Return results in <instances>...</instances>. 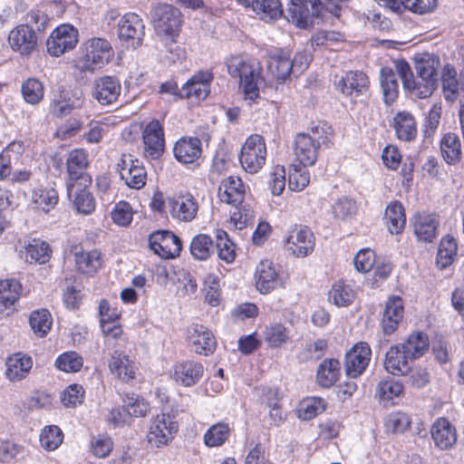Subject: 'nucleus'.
<instances>
[{
  "label": "nucleus",
  "instance_id": "obj_1",
  "mask_svg": "<svg viewBox=\"0 0 464 464\" xmlns=\"http://www.w3.org/2000/svg\"><path fill=\"white\" fill-rule=\"evenodd\" d=\"M440 61L432 55H425L416 62V77L410 64L404 61L395 63L402 86L411 96L418 99H426L432 95L438 86V68Z\"/></svg>",
  "mask_w": 464,
  "mask_h": 464
},
{
  "label": "nucleus",
  "instance_id": "obj_2",
  "mask_svg": "<svg viewBox=\"0 0 464 464\" xmlns=\"http://www.w3.org/2000/svg\"><path fill=\"white\" fill-rule=\"evenodd\" d=\"M227 72L233 78L239 79V86L245 98L252 102L259 97L260 74L256 68L241 56H233L227 62Z\"/></svg>",
  "mask_w": 464,
  "mask_h": 464
},
{
  "label": "nucleus",
  "instance_id": "obj_3",
  "mask_svg": "<svg viewBox=\"0 0 464 464\" xmlns=\"http://www.w3.org/2000/svg\"><path fill=\"white\" fill-rule=\"evenodd\" d=\"M321 0H290L285 18L299 28L306 29L321 21Z\"/></svg>",
  "mask_w": 464,
  "mask_h": 464
},
{
  "label": "nucleus",
  "instance_id": "obj_4",
  "mask_svg": "<svg viewBox=\"0 0 464 464\" xmlns=\"http://www.w3.org/2000/svg\"><path fill=\"white\" fill-rule=\"evenodd\" d=\"M156 34L160 37L174 40L181 27V13L171 5L160 4L151 14Z\"/></svg>",
  "mask_w": 464,
  "mask_h": 464
},
{
  "label": "nucleus",
  "instance_id": "obj_5",
  "mask_svg": "<svg viewBox=\"0 0 464 464\" xmlns=\"http://www.w3.org/2000/svg\"><path fill=\"white\" fill-rule=\"evenodd\" d=\"M266 147L264 138L258 134L249 136L241 149L240 163L246 171L256 173L265 164Z\"/></svg>",
  "mask_w": 464,
  "mask_h": 464
},
{
  "label": "nucleus",
  "instance_id": "obj_6",
  "mask_svg": "<svg viewBox=\"0 0 464 464\" xmlns=\"http://www.w3.org/2000/svg\"><path fill=\"white\" fill-rule=\"evenodd\" d=\"M117 171L121 179L126 186L132 189L142 188L147 180V172L144 166L137 159L130 154H122L120 161L117 163Z\"/></svg>",
  "mask_w": 464,
  "mask_h": 464
},
{
  "label": "nucleus",
  "instance_id": "obj_7",
  "mask_svg": "<svg viewBox=\"0 0 464 464\" xmlns=\"http://www.w3.org/2000/svg\"><path fill=\"white\" fill-rule=\"evenodd\" d=\"M144 23L135 13L125 14L118 23V36L127 48H137L144 37Z\"/></svg>",
  "mask_w": 464,
  "mask_h": 464
},
{
  "label": "nucleus",
  "instance_id": "obj_8",
  "mask_svg": "<svg viewBox=\"0 0 464 464\" xmlns=\"http://www.w3.org/2000/svg\"><path fill=\"white\" fill-rule=\"evenodd\" d=\"M78 43V31L71 24H62L55 28L46 41L49 54L59 57L72 50Z\"/></svg>",
  "mask_w": 464,
  "mask_h": 464
},
{
  "label": "nucleus",
  "instance_id": "obj_9",
  "mask_svg": "<svg viewBox=\"0 0 464 464\" xmlns=\"http://www.w3.org/2000/svg\"><path fill=\"white\" fill-rule=\"evenodd\" d=\"M111 44L103 38H92L86 44L83 70L93 72L108 63L113 56Z\"/></svg>",
  "mask_w": 464,
  "mask_h": 464
},
{
  "label": "nucleus",
  "instance_id": "obj_10",
  "mask_svg": "<svg viewBox=\"0 0 464 464\" xmlns=\"http://www.w3.org/2000/svg\"><path fill=\"white\" fill-rule=\"evenodd\" d=\"M150 249L162 258H175L182 249L180 238L171 231L159 230L149 237Z\"/></svg>",
  "mask_w": 464,
  "mask_h": 464
},
{
  "label": "nucleus",
  "instance_id": "obj_11",
  "mask_svg": "<svg viewBox=\"0 0 464 464\" xmlns=\"http://www.w3.org/2000/svg\"><path fill=\"white\" fill-rule=\"evenodd\" d=\"M187 340L194 353L208 356L217 347V340L212 332L203 324H193L187 329Z\"/></svg>",
  "mask_w": 464,
  "mask_h": 464
},
{
  "label": "nucleus",
  "instance_id": "obj_12",
  "mask_svg": "<svg viewBox=\"0 0 464 464\" xmlns=\"http://www.w3.org/2000/svg\"><path fill=\"white\" fill-rule=\"evenodd\" d=\"M178 431V424L169 414H159L153 420L147 434L148 442L154 447L167 444Z\"/></svg>",
  "mask_w": 464,
  "mask_h": 464
},
{
  "label": "nucleus",
  "instance_id": "obj_13",
  "mask_svg": "<svg viewBox=\"0 0 464 464\" xmlns=\"http://www.w3.org/2000/svg\"><path fill=\"white\" fill-rule=\"evenodd\" d=\"M372 351L367 343L360 342L354 344L345 354L344 370L350 378L361 376L371 361Z\"/></svg>",
  "mask_w": 464,
  "mask_h": 464
},
{
  "label": "nucleus",
  "instance_id": "obj_14",
  "mask_svg": "<svg viewBox=\"0 0 464 464\" xmlns=\"http://www.w3.org/2000/svg\"><path fill=\"white\" fill-rule=\"evenodd\" d=\"M285 247L297 257L308 256L314 247L313 232L305 226H295L286 237Z\"/></svg>",
  "mask_w": 464,
  "mask_h": 464
},
{
  "label": "nucleus",
  "instance_id": "obj_15",
  "mask_svg": "<svg viewBox=\"0 0 464 464\" xmlns=\"http://www.w3.org/2000/svg\"><path fill=\"white\" fill-rule=\"evenodd\" d=\"M144 155L148 159L158 160L165 150L164 130L158 120L149 122L142 131Z\"/></svg>",
  "mask_w": 464,
  "mask_h": 464
},
{
  "label": "nucleus",
  "instance_id": "obj_16",
  "mask_svg": "<svg viewBox=\"0 0 464 464\" xmlns=\"http://www.w3.org/2000/svg\"><path fill=\"white\" fill-rule=\"evenodd\" d=\"M67 172L69 180L67 183H74L79 181L80 187H86L91 184L92 179L86 174L89 166L88 153L82 149H75L72 150L66 160Z\"/></svg>",
  "mask_w": 464,
  "mask_h": 464
},
{
  "label": "nucleus",
  "instance_id": "obj_17",
  "mask_svg": "<svg viewBox=\"0 0 464 464\" xmlns=\"http://www.w3.org/2000/svg\"><path fill=\"white\" fill-rule=\"evenodd\" d=\"M121 92V84L118 78L102 76L94 80L92 88V96L101 105L115 103Z\"/></svg>",
  "mask_w": 464,
  "mask_h": 464
},
{
  "label": "nucleus",
  "instance_id": "obj_18",
  "mask_svg": "<svg viewBox=\"0 0 464 464\" xmlns=\"http://www.w3.org/2000/svg\"><path fill=\"white\" fill-rule=\"evenodd\" d=\"M335 88L343 95L356 98L369 89V79L360 71H350L334 81Z\"/></svg>",
  "mask_w": 464,
  "mask_h": 464
},
{
  "label": "nucleus",
  "instance_id": "obj_19",
  "mask_svg": "<svg viewBox=\"0 0 464 464\" xmlns=\"http://www.w3.org/2000/svg\"><path fill=\"white\" fill-rule=\"evenodd\" d=\"M431 439L440 450H451L458 440L456 428L446 418H439L430 428Z\"/></svg>",
  "mask_w": 464,
  "mask_h": 464
},
{
  "label": "nucleus",
  "instance_id": "obj_20",
  "mask_svg": "<svg viewBox=\"0 0 464 464\" xmlns=\"http://www.w3.org/2000/svg\"><path fill=\"white\" fill-rule=\"evenodd\" d=\"M168 204L172 218L182 222L193 220L198 210V202L191 194L170 198Z\"/></svg>",
  "mask_w": 464,
  "mask_h": 464
},
{
  "label": "nucleus",
  "instance_id": "obj_21",
  "mask_svg": "<svg viewBox=\"0 0 464 464\" xmlns=\"http://www.w3.org/2000/svg\"><path fill=\"white\" fill-rule=\"evenodd\" d=\"M8 42L13 50L28 54L35 48L37 37L33 27L21 24L10 32Z\"/></svg>",
  "mask_w": 464,
  "mask_h": 464
},
{
  "label": "nucleus",
  "instance_id": "obj_22",
  "mask_svg": "<svg viewBox=\"0 0 464 464\" xmlns=\"http://www.w3.org/2000/svg\"><path fill=\"white\" fill-rule=\"evenodd\" d=\"M212 80V72L208 71L198 72L182 86L184 98L194 97L198 101L206 99L210 92Z\"/></svg>",
  "mask_w": 464,
  "mask_h": 464
},
{
  "label": "nucleus",
  "instance_id": "obj_23",
  "mask_svg": "<svg viewBox=\"0 0 464 464\" xmlns=\"http://www.w3.org/2000/svg\"><path fill=\"white\" fill-rule=\"evenodd\" d=\"M82 100L74 97L68 90L58 89L53 92L50 103V112L57 118L69 115L74 109L81 107Z\"/></svg>",
  "mask_w": 464,
  "mask_h": 464
},
{
  "label": "nucleus",
  "instance_id": "obj_24",
  "mask_svg": "<svg viewBox=\"0 0 464 464\" xmlns=\"http://www.w3.org/2000/svg\"><path fill=\"white\" fill-rule=\"evenodd\" d=\"M403 301L400 296H391L385 305L382 319V328L384 334L390 335L398 328L403 317Z\"/></svg>",
  "mask_w": 464,
  "mask_h": 464
},
{
  "label": "nucleus",
  "instance_id": "obj_25",
  "mask_svg": "<svg viewBox=\"0 0 464 464\" xmlns=\"http://www.w3.org/2000/svg\"><path fill=\"white\" fill-rule=\"evenodd\" d=\"M411 361L399 343L391 346L386 352L383 365L385 370L392 375H405L411 370Z\"/></svg>",
  "mask_w": 464,
  "mask_h": 464
},
{
  "label": "nucleus",
  "instance_id": "obj_26",
  "mask_svg": "<svg viewBox=\"0 0 464 464\" xmlns=\"http://www.w3.org/2000/svg\"><path fill=\"white\" fill-rule=\"evenodd\" d=\"M320 146L305 133H299L295 140V155L300 164L312 166L315 163Z\"/></svg>",
  "mask_w": 464,
  "mask_h": 464
},
{
  "label": "nucleus",
  "instance_id": "obj_27",
  "mask_svg": "<svg viewBox=\"0 0 464 464\" xmlns=\"http://www.w3.org/2000/svg\"><path fill=\"white\" fill-rule=\"evenodd\" d=\"M201 152V140L194 137L179 139L173 148L175 158L183 164L195 162L200 157Z\"/></svg>",
  "mask_w": 464,
  "mask_h": 464
},
{
  "label": "nucleus",
  "instance_id": "obj_28",
  "mask_svg": "<svg viewBox=\"0 0 464 464\" xmlns=\"http://www.w3.org/2000/svg\"><path fill=\"white\" fill-rule=\"evenodd\" d=\"M245 187L238 177L230 176L222 180L218 197L222 202L237 207L244 200Z\"/></svg>",
  "mask_w": 464,
  "mask_h": 464
},
{
  "label": "nucleus",
  "instance_id": "obj_29",
  "mask_svg": "<svg viewBox=\"0 0 464 464\" xmlns=\"http://www.w3.org/2000/svg\"><path fill=\"white\" fill-rule=\"evenodd\" d=\"M278 274L270 260L261 261L256 269V287L261 294H268L278 285Z\"/></svg>",
  "mask_w": 464,
  "mask_h": 464
},
{
  "label": "nucleus",
  "instance_id": "obj_30",
  "mask_svg": "<svg viewBox=\"0 0 464 464\" xmlns=\"http://www.w3.org/2000/svg\"><path fill=\"white\" fill-rule=\"evenodd\" d=\"M203 372L202 363L191 360L177 363L174 369L176 382L187 387L198 382L203 376Z\"/></svg>",
  "mask_w": 464,
  "mask_h": 464
},
{
  "label": "nucleus",
  "instance_id": "obj_31",
  "mask_svg": "<svg viewBox=\"0 0 464 464\" xmlns=\"http://www.w3.org/2000/svg\"><path fill=\"white\" fill-rule=\"evenodd\" d=\"M5 376L10 382H19L26 377L33 366L32 358L22 353L9 356L5 362Z\"/></svg>",
  "mask_w": 464,
  "mask_h": 464
},
{
  "label": "nucleus",
  "instance_id": "obj_32",
  "mask_svg": "<svg viewBox=\"0 0 464 464\" xmlns=\"http://www.w3.org/2000/svg\"><path fill=\"white\" fill-rule=\"evenodd\" d=\"M438 221L434 215L418 213L414 217L413 229L419 240L431 242L437 237Z\"/></svg>",
  "mask_w": 464,
  "mask_h": 464
},
{
  "label": "nucleus",
  "instance_id": "obj_33",
  "mask_svg": "<svg viewBox=\"0 0 464 464\" xmlns=\"http://www.w3.org/2000/svg\"><path fill=\"white\" fill-rule=\"evenodd\" d=\"M109 368L123 382H129L134 378L135 366L133 361L120 350H115L111 354Z\"/></svg>",
  "mask_w": 464,
  "mask_h": 464
},
{
  "label": "nucleus",
  "instance_id": "obj_34",
  "mask_svg": "<svg viewBox=\"0 0 464 464\" xmlns=\"http://www.w3.org/2000/svg\"><path fill=\"white\" fill-rule=\"evenodd\" d=\"M67 191L70 198L73 197L72 203L77 212L89 215L94 210V198L85 187L83 188H76V184L67 183Z\"/></svg>",
  "mask_w": 464,
  "mask_h": 464
},
{
  "label": "nucleus",
  "instance_id": "obj_35",
  "mask_svg": "<svg viewBox=\"0 0 464 464\" xmlns=\"http://www.w3.org/2000/svg\"><path fill=\"white\" fill-rule=\"evenodd\" d=\"M76 269L86 275H93L102 264V253L99 250L81 251L74 254Z\"/></svg>",
  "mask_w": 464,
  "mask_h": 464
},
{
  "label": "nucleus",
  "instance_id": "obj_36",
  "mask_svg": "<svg viewBox=\"0 0 464 464\" xmlns=\"http://www.w3.org/2000/svg\"><path fill=\"white\" fill-rule=\"evenodd\" d=\"M380 83L383 95V102L390 105L395 102L399 93V84L396 72L389 67L380 71Z\"/></svg>",
  "mask_w": 464,
  "mask_h": 464
},
{
  "label": "nucleus",
  "instance_id": "obj_37",
  "mask_svg": "<svg viewBox=\"0 0 464 464\" xmlns=\"http://www.w3.org/2000/svg\"><path fill=\"white\" fill-rule=\"evenodd\" d=\"M393 121L396 134L400 140L411 141L416 138V121L410 112L400 111L395 115Z\"/></svg>",
  "mask_w": 464,
  "mask_h": 464
},
{
  "label": "nucleus",
  "instance_id": "obj_38",
  "mask_svg": "<svg viewBox=\"0 0 464 464\" xmlns=\"http://www.w3.org/2000/svg\"><path fill=\"white\" fill-rule=\"evenodd\" d=\"M384 219L392 234H400L406 224L404 208L399 201L390 203L385 210Z\"/></svg>",
  "mask_w": 464,
  "mask_h": 464
},
{
  "label": "nucleus",
  "instance_id": "obj_39",
  "mask_svg": "<svg viewBox=\"0 0 464 464\" xmlns=\"http://www.w3.org/2000/svg\"><path fill=\"white\" fill-rule=\"evenodd\" d=\"M340 362L335 359L324 360L317 368L316 379L320 386L329 388L338 380Z\"/></svg>",
  "mask_w": 464,
  "mask_h": 464
},
{
  "label": "nucleus",
  "instance_id": "obj_40",
  "mask_svg": "<svg viewBox=\"0 0 464 464\" xmlns=\"http://www.w3.org/2000/svg\"><path fill=\"white\" fill-rule=\"evenodd\" d=\"M404 353L411 361L421 357L429 349V339L427 334L417 332L411 334L408 339L400 343Z\"/></svg>",
  "mask_w": 464,
  "mask_h": 464
},
{
  "label": "nucleus",
  "instance_id": "obj_41",
  "mask_svg": "<svg viewBox=\"0 0 464 464\" xmlns=\"http://www.w3.org/2000/svg\"><path fill=\"white\" fill-rule=\"evenodd\" d=\"M455 68L450 64L444 66L441 76L442 91L444 98L449 102H454L460 88V80L457 79Z\"/></svg>",
  "mask_w": 464,
  "mask_h": 464
},
{
  "label": "nucleus",
  "instance_id": "obj_42",
  "mask_svg": "<svg viewBox=\"0 0 464 464\" xmlns=\"http://www.w3.org/2000/svg\"><path fill=\"white\" fill-rule=\"evenodd\" d=\"M268 70L278 81H285L290 73H293V64L290 63L289 54L281 51L271 56Z\"/></svg>",
  "mask_w": 464,
  "mask_h": 464
},
{
  "label": "nucleus",
  "instance_id": "obj_43",
  "mask_svg": "<svg viewBox=\"0 0 464 464\" xmlns=\"http://www.w3.org/2000/svg\"><path fill=\"white\" fill-rule=\"evenodd\" d=\"M440 150L447 163L459 162L461 158V144L459 137L450 132L445 134L440 141Z\"/></svg>",
  "mask_w": 464,
  "mask_h": 464
},
{
  "label": "nucleus",
  "instance_id": "obj_44",
  "mask_svg": "<svg viewBox=\"0 0 464 464\" xmlns=\"http://www.w3.org/2000/svg\"><path fill=\"white\" fill-rule=\"evenodd\" d=\"M252 9L260 19L265 21L276 20L283 14L279 0H254Z\"/></svg>",
  "mask_w": 464,
  "mask_h": 464
},
{
  "label": "nucleus",
  "instance_id": "obj_45",
  "mask_svg": "<svg viewBox=\"0 0 464 464\" xmlns=\"http://www.w3.org/2000/svg\"><path fill=\"white\" fill-rule=\"evenodd\" d=\"M355 298V292L353 287L344 281L340 280L333 285L329 291V300L336 306H348Z\"/></svg>",
  "mask_w": 464,
  "mask_h": 464
},
{
  "label": "nucleus",
  "instance_id": "obj_46",
  "mask_svg": "<svg viewBox=\"0 0 464 464\" xmlns=\"http://www.w3.org/2000/svg\"><path fill=\"white\" fill-rule=\"evenodd\" d=\"M58 192L53 188H41L35 189L32 195V202L36 208L47 213L58 203Z\"/></svg>",
  "mask_w": 464,
  "mask_h": 464
},
{
  "label": "nucleus",
  "instance_id": "obj_47",
  "mask_svg": "<svg viewBox=\"0 0 464 464\" xmlns=\"http://www.w3.org/2000/svg\"><path fill=\"white\" fill-rule=\"evenodd\" d=\"M22 291L21 284L15 279L0 281V304L10 308L17 302Z\"/></svg>",
  "mask_w": 464,
  "mask_h": 464
},
{
  "label": "nucleus",
  "instance_id": "obj_48",
  "mask_svg": "<svg viewBox=\"0 0 464 464\" xmlns=\"http://www.w3.org/2000/svg\"><path fill=\"white\" fill-rule=\"evenodd\" d=\"M52 315L46 309H39L31 313L29 324L34 334L38 337H44L52 326Z\"/></svg>",
  "mask_w": 464,
  "mask_h": 464
},
{
  "label": "nucleus",
  "instance_id": "obj_49",
  "mask_svg": "<svg viewBox=\"0 0 464 464\" xmlns=\"http://www.w3.org/2000/svg\"><path fill=\"white\" fill-rule=\"evenodd\" d=\"M189 250L195 259L207 260L214 252L213 240L206 234L197 235L190 242Z\"/></svg>",
  "mask_w": 464,
  "mask_h": 464
},
{
  "label": "nucleus",
  "instance_id": "obj_50",
  "mask_svg": "<svg viewBox=\"0 0 464 464\" xmlns=\"http://www.w3.org/2000/svg\"><path fill=\"white\" fill-rule=\"evenodd\" d=\"M457 243L451 237H445L441 239L436 257L437 266L444 269L452 264L457 254Z\"/></svg>",
  "mask_w": 464,
  "mask_h": 464
},
{
  "label": "nucleus",
  "instance_id": "obj_51",
  "mask_svg": "<svg viewBox=\"0 0 464 464\" xmlns=\"http://www.w3.org/2000/svg\"><path fill=\"white\" fill-rule=\"evenodd\" d=\"M50 253L51 250L46 242L40 239H33L26 246L25 257L30 263L44 264L49 260Z\"/></svg>",
  "mask_w": 464,
  "mask_h": 464
},
{
  "label": "nucleus",
  "instance_id": "obj_52",
  "mask_svg": "<svg viewBox=\"0 0 464 464\" xmlns=\"http://www.w3.org/2000/svg\"><path fill=\"white\" fill-rule=\"evenodd\" d=\"M216 247L218 257L226 263H231L235 260V245L229 239L228 235L222 229L216 231Z\"/></svg>",
  "mask_w": 464,
  "mask_h": 464
},
{
  "label": "nucleus",
  "instance_id": "obj_53",
  "mask_svg": "<svg viewBox=\"0 0 464 464\" xmlns=\"http://www.w3.org/2000/svg\"><path fill=\"white\" fill-rule=\"evenodd\" d=\"M230 434L228 424L218 422L212 425L204 434V442L208 447H218L225 443Z\"/></svg>",
  "mask_w": 464,
  "mask_h": 464
},
{
  "label": "nucleus",
  "instance_id": "obj_54",
  "mask_svg": "<svg viewBox=\"0 0 464 464\" xmlns=\"http://www.w3.org/2000/svg\"><path fill=\"white\" fill-rule=\"evenodd\" d=\"M21 91L24 101L33 105L38 104L44 98V85L35 78H29L24 81Z\"/></svg>",
  "mask_w": 464,
  "mask_h": 464
},
{
  "label": "nucleus",
  "instance_id": "obj_55",
  "mask_svg": "<svg viewBox=\"0 0 464 464\" xmlns=\"http://www.w3.org/2000/svg\"><path fill=\"white\" fill-rule=\"evenodd\" d=\"M83 364L82 357L76 352H65L59 355L55 361V366L65 372H77Z\"/></svg>",
  "mask_w": 464,
  "mask_h": 464
},
{
  "label": "nucleus",
  "instance_id": "obj_56",
  "mask_svg": "<svg viewBox=\"0 0 464 464\" xmlns=\"http://www.w3.org/2000/svg\"><path fill=\"white\" fill-rule=\"evenodd\" d=\"M306 167L300 163L292 166L288 177V188L291 190L301 191L309 184L310 176Z\"/></svg>",
  "mask_w": 464,
  "mask_h": 464
},
{
  "label": "nucleus",
  "instance_id": "obj_57",
  "mask_svg": "<svg viewBox=\"0 0 464 464\" xmlns=\"http://www.w3.org/2000/svg\"><path fill=\"white\" fill-rule=\"evenodd\" d=\"M122 402L131 418L145 417L150 409L145 400L135 394L126 393L122 398Z\"/></svg>",
  "mask_w": 464,
  "mask_h": 464
},
{
  "label": "nucleus",
  "instance_id": "obj_58",
  "mask_svg": "<svg viewBox=\"0 0 464 464\" xmlns=\"http://www.w3.org/2000/svg\"><path fill=\"white\" fill-rule=\"evenodd\" d=\"M325 410V401L322 398H307L299 405L298 415L303 420H311Z\"/></svg>",
  "mask_w": 464,
  "mask_h": 464
},
{
  "label": "nucleus",
  "instance_id": "obj_59",
  "mask_svg": "<svg viewBox=\"0 0 464 464\" xmlns=\"http://www.w3.org/2000/svg\"><path fill=\"white\" fill-rule=\"evenodd\" d=\"M403 392V385L392 378L379 382L376 388V395L382 401H390L400 396Z\"/></svg>",
  "mask_w": 464,
  "mask_h": 464
},
{
  "label": "nucleus",
  "instance_id": "obj_60",
  "mask_svg": "<svg viewBox=\"0 0 464 464\" xmlns=\"http://www.w3.org/2000/svg\"><path fill=\"white\" fill-rule=\"evenodd\" d=\"M265 340L272 348L280 347L288 340V331L281 324H273L266 326L264 332Z\"/></svg>",
  "mask_w": 464,
  "mask_h": 464
},
{
  "label": "nucleus",
  "instance_id": "obj_61",
  "mask_svg": "<svg viewBox=\"0 0 464 464\" xmlns=\"http://www.w3.org/2000/svg\"><path fill=\"white\" fill-rule=\"evenodd\" d=\"M85 391L80 384H71L64 389L60 396L62 404L66 408H75L84 400Z\"/></svg>",
  "mask_w": 464,
  "mask_h": 464
},
{
  "label": "nucleus",
  "instance_id": "obj_62",
  "mask_svg": "<svg viewBox=\"0 0 464 464\" xmlns=\"http://www.w3.org/2000/svg\"><path fill=\"white\" fill-rule=\"evenodd\" d=\"M63 431L55 425L45 427L40 435L41 445L47 450H56L63 442Z\"/></svg>",
  "mask_w": 464,
  "mask_h": 464
},
{
  "label": "nucleus",
  "instance_id": "obj_63",
  "mask_svg": "<svg viewBox=\"0 0 464 464\" xmlns=\"http://www.w3.org/2000/svg\"><path fill=\"white\" fill-rule=\"evenodd\" d=\"M335 218L346 220L353 218L357 212V206L353 199L342 197L338 198L332 207Z\"/></svg>",
  "mask_w": 464,
  "mask_h": 464
},
{
  "label": "nucleus",
  "instance_id": "obj_64",
  "mask_svg": "<svg viewBox=\"0 0 464 464\" xmlns=\"http://www.w3.org/2000/svg\"><path fill=\"white\" fill-rule=\"evenodd\" d=\"M104 304H107L105 301L102 302L100 304L101 327L106 338V343L110 344L111 341L117 340L121 337L122 329L119 324H116L115 322H111L110 317H105L103 312Z\"/></svg>",
  "mask_w": 464,
  "mask_h": 464
}]
</instances>
